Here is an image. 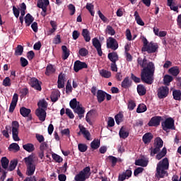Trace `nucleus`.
I'll return each mask as SVG.
<instances>
[{"instance_id":"nucleus-1","label":"nucleus","mask_w":181,"mask_h":181,"mask_svg":"<svg viewBox=\"0 0 181 181\" xmlns=\"http://www.w3.org/2000/svg\"><path fill=\"white\" fill-rule=\"evenodd\" d=\"M137 64L142 67L141 79L146 84H152L153 83V74H155V64L152 62H148L146 58L142 59L139 57L137 59Z\"/></svg>"},{"instance_id":"nucleus-2","label":"nucleus","mask_w":181,"mask_h":181,"mask_svg":"<svg viewBox=\"0 0 181 181\" xmlns=\"http://www.w3.org/2000/svg\"><path fill=\"white\" fill-rule=\"evenodd\" d=\"M168 169H169V160L165 158L157 164L156 177L163 179L165 176H168Z\"/></svg>"},{"instance_id":"nucleus-3","label":"nucleus","mask_w":181,"mask_h":181,"mask_svg":"<svg viewBox=\"0 0 181 181\" xmlns=\"http://www.w3.org/2000/svg\"><path fill=\"white\" fill-rule=\"evenodd\" d=\"M141 40L143 42V47L141 48L142 52H147V53H156L158 49H159V45L158 43L153 42H148V40L145 37H141Z\"/></svg>"},{"instance_id":"nucleus-4","label":"nucleus","mask_w":181,"mask_h":181,"mask_svg":"<svg viewBox=\"0 0 181 181\" xmlns=\"http://www.w3.org/2000/svg\"><path fill=\"white\" fill-rule=\"evenodd\" d=\"M24 162L27 166V176H33L36 170V165L33 164V155L30 154L28 157L24 158Z\"/></svg>"},{"instance_id":"nucleus-5","label":"nucleus","mask_w":181,"mask_h":181,"mask_svg":"<svg viewBox=\"0 0 181 181\" xmlns=\"http://www.w3.org/2000/svg\"><path fill=\"white\" fill-rule=\"evenodd\" d=\"M162 129L165 132H169L170 130L173 131L175 129V119L172 117H168L161 122Z\"/></svg>"},{"instance_id":"nucleus-6","label":"nucleus","mask_w":181,"mask_h":181,"mask_svg":"<svg viewBox=\"0 0 181 181\" xmlns=\"http://www.w3.org/2000/svg\"><path fill=\"white\" fill-rule=\"evenodd\" d=\"M90 170H91L90 167H86L81 171H80L78 174L75 175L74 180L86 181V179H88V177H90V175H91Z\"/></svg>"},{"instance_id":"nucleus-7","label":"nucleus","mask_w":181,"mask_h":181,"mask_svg":"<svg viewBox=\"0 0 181 181\" xmlns=\"http://www.w3.org/2000/svg\"><path fill=\"white\" fill-rule=\"evenodd\" d=\"M78 129L79 132L77 133L78 136L83 135V138L87 141H90V139H91V134L86 127H84V126L79 124Z\"/></svg>"},{"instance_id":"nucleus-8","label":"nucleus","mask_w":181,"mask_h":181,"mask_svg":"<svg viewBox=\"0 0 181 181\" xmlns=\"http://www.w3.org/2000/svg\"><path fill=\"white\" fill-rule=\"evenodd\" d=\"M106 45L107 49H111L112 50H117L118 49V42L115 38L112 37H109L106 40Z\"/></svg>"},{"instance_id":"nucleus-9","label":"nucleus","mask_w":181,"mask_h":181,"mask_svg":"<svg viewBox=\"0 0 181 181\" xmlns=\"http://www.w3.org/2000/svg\"><path fill=\"white\" fill-rule=\"evenodd\" d=\"M157 93L158 98H166V96L169 94V88L168 86H161L158 88Z\"/></svg>"},{"instance_id":"nucleus-10","label":"nucleus","mask_w":181,"mask_h":181,"mask_svg":"<svg viewBox=\"0 0 181 181\" xmlns=\"http://www.w3.org/2000/svg\"><path fill=\"white\" fill-rule=\"evenodd\" d=\"M93 46L96 49V52L100 57L103 56V49H101V42L98 38H93L92 40Z\"/></svg>"},{"instance_id":"nucleus-11","label":"nucleus","mask_w":181,"mask_h":181,"mask_svg":"<svg viewBox=\"0 0 181 181\" xmlns=\"http://www.w3.org/2000/svg\"><path fill=\"white\" fill-rule=\"evenodd\" d=\"M88 66L86 62H82L80 60H77L74 64V69L76 73H78L82 69H87Z\"/></svg>"},{"instance_id":"nucleus-12","label":"nucleus","mask_w":181,"mask_h":181,"mask_svg":"<svg viewBox=\"0 0 181 181\" xmlns=\"http://www.w3.org/2000/svg\"><path fill=\"white\" fill-rule=\"evenodd\" d=\"M30 86L35 88V90H37L38 91H42V86L40 83H39V80L36 78H31L29 81Z\"/></svg>"},{"instance_id":"nucleus-13","label":"nucleus","mask_w":181,"mask_h":181,"mask_svg":"<svg viewBox=\"0 0 181 181\" xmlns=\"http://www.w3.org/2000/svg\"><path fill=\"white\" fill-rule=\"evenodd\" d=\"M160 121H162V117L155 116L153 117L151 120L148 122V127H158L160 125Z\"/></svg>"},{"instance_id":"nucleus-14","label":"nucleus","mask_w":181,"mask_h":181,"mask_svg":"<svg viewBox=\"0 0 181 181\" xmlns=\"http://www.w3.org/2000/svg\"><path fill=\"white\" fill-rule=\"evenodd\" d=\"M35 114L37 117H38V119L40 121H42V122L46 120V110L43 109H37L35 111Z\"/></svg>"},{"instance_id":"nucleus-15","label":"nucleus","mask_w":181,"mask_h":181,"mask_svg":"<svg viewBox=\"0 0 181 181\" xmlns=\"http://www.w3.org/2000/svg\"><path fill=\"white\" fill-rule=\"evenodd\" d=\"M132 176V171L131 170H127L122 174H120L118 177L119 181H124L125 179H129Z\"/></svg>"},{"instance_id":"nucleus-16","label":"nucleus","mask_w":181,"mask_h":181,"mask_svg":"<svg viewBox=\"0 0 181 181\" xmlns=\"http://www.w3.org/2000/svg\"><path fill=\"white\" fill-rule=\"evenodd\" d=\"M152 139H153V135L150 132L146 133L142 137V141L146 145L151 144Z\"/></svg>"},{"instance_id":"nucleus-17","label":"nucleus","mask_w":181,"mask_h":181,"mask_svg":"<svg viewBox=\"0 0 181 181\" xmlns=\"http://www.w3.org/2000/svg\"><path fill=\"white\" fill-rule=\"evenodd\" d=\"M107 57L112 63H117V62H118V60H119L118 54L115 52H110L107 55Z\"/></svg>"},{"instance_id":"nucleus-18","label":"nucleus","mask_w":181,"mask_h":181,"mask_svg":"<svg viewBox=\"0 0 181 181\" xmlns=\"http://www.w3.org/2000/svg\"><path fill=\"white\" fill-rule=\"evenodd\" d=\"M105 95H107V93L103 91L102 90H99L97 92V100L98 103H103L104 100H105Z\"/></svg>"},{"instance_id":"nucleus-19","label":"nucleus","mask_w":181,"mask_h":181,"mask_svg":"<svg viewBox=\"0 0 181 181\" xmlns=\"http://www.w3.org/2000/svg\"><path fill=\"white\" fill-rule=\"evenodd\" d=\"M23 148L24 151H26V152L31 153V152H34L35 151V145L32 143H28L23 145Z\"/></svg>"},{"instance_id":"nucleus-20","label":"nucleus","mask_w":181,"mask_h":181,"mask_svg":"<svg viewBox=\"0 0 181 181\" xmlns=\"http://www.w3.org/2000/svg\"><path fill=\"white\" fill-rule=\"evenodd\" d=\"M62 49L63 52L62 59L63 60H67L69 56H70V49H69L66 45H62Z\"/></svg>"},{"instance_id":"nucleus-21","label":"nucleus","mask_w":181,"mask_h":181,"mask_svg":"<svg viewBox=\"0 0 181 181\" xmlns=\"http://www.w3.org/2000/svg\"><path fill=\"white\" fill-rule=\"evenodd\" d=\"M74 112L78 114L80 119H81V118L84 117L85 110L80 106V105H78L75 109H74Z\"/></svg>"},{"instance_id":"nucleus-22","label":"nucleus","mask_w":181,"mask_h":181,"mask_svg":"<svg viewBox=\"0 0 181 181\" xmlns=\"http://www.w3.org/2000/svg\"><path fill=\"white\" fill-rule=\"evenodd\" d=\"M135 165L136 166H142L143 168H146V166H148V160L144 158L136 160Z\"/></svg>"},{"instance_id":"nucleus-23","label":"nucleus","mask_w":181,"mask_h":181,"mask_svg":"<svg viewBox=\"0 0 181 181\" xmlns=\"http://www.w3.org/2000/svg\"><path fill=\"white\" fill-rule=\"evenodd\" d=\"M121 86L123 88H129L132 86V81L129 80V77H126L122 82Z\"/></svg>"},{"instance_id":"nucleus-24","label":"nucleus","mask_w":181,"mask_h":181,"mask_svg":"<svg viewBox=\"0 0 181 181\" xmlns=\"http://www.w3.org/2000/svg\"><path fill=\"white\" fill-rule=\"evenodd\" d=\"M34 21L35 18H33V16H32V15H30V13L26 14L25 17V23L26 26H30Z\"/></svg>"},{"instance_id":"nucleus-25","label":"nucleus","mask_w":181,"mask_h":181,"mask_svg":"<svg viewBox=\"0 0 181 181\" xmlns=\"http://www.w3.org/2000/svg\"><path fill=\"white\" fill-rule=\"evenodd\" d=\"M47 102L45 99H42L37 103L38 109L40 110H47Z\"/></svg>"},{"instance_id":"nucleus-26","label":"nucleus","mask_w":181,"mask_h":181,"mask_svg":"<svg viewBox=\"0 0 181 181\" xmlns=\"http://www.w3.org/2000/svg\"><path fill=\"white\" fill-rule=\"evenodd\" d=\"M134 18L137 25H139L140 26L145 25V23H144V21H142V18L139 16V13H138V11L134 12Z\"/></svg>"},{"instance_id":"nucleus-27","label":"nucleus","mask_w":181,"mask_h":181,"mask_svg":"<svg viewBox=\"0 0 181 181\" xmlns=\"http://www.w3.org/2000/svg\"><path fill=\"white\" fill-rule=\"evenodd\" d=\"M119 137L122 138V139H126V138H128V136H129V132L125 130L124 127H122L119 132Z\"/></svg>"},{"instance_id":"nucleus-28","label":"nucleus","mask_w":181,"mask_h":181,"mask_svg":"<svg viewBox=\"0 0 181 181\" xmlns=\"http://www.w3.org/2000/svg\"><path fill=\"white\" fill-rule=\"evenodd\" d=\"M82 36L83 37L85 42H90L91 37H90V31L88 29H83Z\"/></svg>"},{"instance_id":"nucleus-29","label":"nucleus","mask_w":181,"mask_h":181,"mask_svg":"<svg viewBox=\"0 0 181 181\" xmlns=\"http://www.w3.org/2000/svg\"><path fill=\"white\" fill-rule=\"evenodd\" d=\"M31 110L30 109H28L25 107H22L20 109V113L22 115V117H29V114H30Z\"/></svg>"},{"instance_id":"nucleus-30","label":"nucleus","mask_w":181,"mask_h":181,"mask_svg":"<svg viewBox=\"0 0 181 181\" xmlns=\"http://www.w3.org/2000/svg\"><path fill=\"white\" fill-rule=\"evenodd\" d=\"M56 71V69L52 64H49L46 67L45 74L46 76H50V74H53Z\"/></svg>"},{"instance_id":"nucleus-31","label":"nucleus","mask_w":181,"mask_h":181,"mask_svg":"<svg viewBox=\"0 0 181 181\" xmlns=\"http://www.w3.org/2000/svg\"><path fill=\"white\" fill-rule=\"evenodd\" d=\"M168 71L170 74H171L172 76H174V77H176L179 74V73H180V71L179 70V67L177 66L171 67Z\"/></svg>"},{"instance_id":"nucleus-32","label":"nucleus","mask_w":181,"mask_h":181,"mask_svg":"<svg viewBox=\"0 0 181 181\" xmlns=\"http://www.w3.org/2000/svg\"><path fill=\"white\" fill-rule=\"evenodd\" d=\"M137 92L139 95H145L146 94V88L143 85H138Z\"/></svg>"},{"instance_id":"nucleus-33","label":"nucleus","mask_w":181,"mask_h":181,"mask_svg":"<svg viewBox=\"0 0 181 181\" xmlns=\"http://www.w3.org/2000/svg\"><path fill=\"white\" fill-rule=\"evenodd\" d=\"M99 73L102 77H104V78H110V77H111V71L107 70L101 69Z\"/></svg>"},{"instance_id":"nucleus-34","label":"nucleus","mask_w":181,"mask_h":181,"mask_svg":"<svg viewBox=\"0 0 181 181\" xmlns=\"http://www.w3.org/2000/svg\"><path fill=\"white\" fill-rule=\"evenodd\" d=\"M1 163L3 169H8V166H9V160L6 157H3L1 159Z\"/></svg>"},{"instance_id":"nucleus-35","label":"nucleus","mask_w":181,"mask_h":181,"mask_svg":"<svg viewBox=\"0 0 181 181\" xmlns=\"http://www.w3.org/2000/svg\"><path fill=\"white\" fill-rule=\"evenodd\" d=\"M154 146L160 149V148H162V146H163V140H162V139H160V137H157L154 140Z\"/></svg>"},{"instance_id":"nucleus-36","label":"nucleus","mask_w":181,"mask_h":181,"mask_svg":"<svg viewBox=\"0 0 181 181\" xmlns=\"http://www.w3.org/2000/svg\"><path fill=\"white\" fill-rule=\"evenodd\" d=\"M69 105L72 110H76L80 105V102L77 101L76 98H74L69 102Z\"/></svg>"},{"instance_id":"nucleus-37","label":"nucleus","mask_w":181,"mask_h":181,"mask_svg":"<svg viewBox=\"0 0 181 181\" xmlns=\"http://www.w3.org/2000/svg\"><path fill=\"white\" fill-rule=\"evenodd\" d=\"M172 81H173V77H172V76L165 75L164 76L163 83H164L165 86H169L170 84V83H172Z\"/></svg>"},{"instance_id":"nucleus-38","label":"nucleus","mask_w":181,"mask_h":181,"mask_svg":"<svg viewBox=\"0 0 181 181\" xmlns=\"http://www.w3.org/2000/svg\"><path fill=\"white\" fill-rule=\"evenodd\" d=\"M166 153H168V151L166 150V148L164 147L162 151L156 155V159L160 160L162 158L166 156Z\"/></svg>"},{"instance_id":"nucleus-39","label":"nucleus","mask_w":181,"mask_h":181,"mask_svg":"<svg viewBox=\"0 0 181 181\" xmlns=\"http://www.w3.org/2000/svg\"><path fill=\"white\" fill-rule=\"evenodd\" d=\"M100 139H94L91 142V149H98V148H100Z\"/></svg>"},{"instance_id":"nucleus-40","label":"nucleus","mask_w":181,"mask_h":181,"mask_svg":"<svg viewBox=\"0 0 181 181\" xmlns=\"http://www.w3.org/2000/svg\"><path fill=\"white\" fill-rule=\"evenodd\" d=\"M23 53V47L21 45H18L15 50V56H22Z\"/></svg>"},{"instance_id":"nucleus-41","label":"nucleus","mask_w":181,"mask_h":181,"mask_svg":"<svg viewBox=\"0 0 181 181\" xmlns=\"http://www.w3.org/2000/svg\"><path fill=\"white\" fill-rule=\"evenodd\" d=\"M173 98L177 101H180L181 100V92L179 90H173Z\"/></svg>"},{"instance_id":"nucleus-42","label":"nucleus","mask_w":181,"mask_h":181,"mask_svg":"<svg viewBox=\"0 0 181 181\" xmlns=\"http://www.w3.org/2000/svg\"><path fill=\"white\" fill-rule=\"evenodd\" d=\"M18 165V161L17 160H11L10 162L8 170H9V172H12V170H15L16 166Z\"/></svg>"},{"instance_id":"nucleus-43","label":"nucleus","mask_w":181,"mask_h":181,"mask_svg":"<svg viewBox=\"0 0 181 181\" xmlns=\"http://www.w3.org/2000/svg\"><path fill=\"white\" fill-rule=\"evenodd\" d=\"M146 110H147V107H146V105H145V104H140L137 107L136 112H138V114H141L142 112H145Z\"/></svg>"},{"instance_id":"nucleus-44","label":"nucleus","mask_w":181,"mask_h":181,"mask_svg":"<svg viewBox=\"0 0 181 181\" xmlns=\"http://www.w3.org/2000/svg\"><path fill=\"white\" fill-rule=\"evenodd\" d=\"M52 159H54V160L57 162V163H62V162H63V158H62V156L57 155V153H52Z\"/></svg>"},{"instance_id":"nucleus-45","label":"nucleus","mask_w":181,"mask_h":181,"mask_svg":"<svg viewBox=\"0 0 181 181\" xmlns=\"http://www.w3.org/2000/svg\"><path fill=\"white\" fill-rule=\"evenodd\" d=\"M12 135H13V139L15 141H20L21 139H19V132L16 129H13L12 130Z\"/></svg>"},{"instance_id":"nucleus-46","label":"nucleus","mask_w":181,"mask_h":181,"mask_svg":"<svg viewBox=\"0 0 181 181\" xmlns=\"http://www.w3.org/2000/svg\"><path fill=\"white\" fill-rule=\"evenodd\" d=\"M21 149V147H19V145L16 143H12L9 145L8 150L9 151H19Z\"/></svg>"},{"instance_id":"nucleus-47","label":"nucleus","mask_w":181,"mask_h":181,"mask_svg":"<svg viewBox=\"0 0 181 181\" xmlns=\"http://www.w3.org/2000/svg\"><path fill=\"white\" fill-rule=\"evenodd\" d=\"M122 118H124V115L121 113H119L117 115H115V119L116 124H117V125H119V124H121V122H122Z\"/></svg>"},{"instance_id":"nucleus-48","label":"nucleus","mask_w":181,"mask_h":181,"mask_svg":"<svg viewBox=\"0 0 181 181\" xmlns=\"http://www.w3.org/2000/svg\"><path fill=\"white\" fill-rule=\"evenodd\" d=\"M106 33L110 36H114V35H115V30H114L111 25H107Z\"/></svg>"},{"instance_id":"nucleus-49","label":"nucleus","mask_w":181,"mask_h":181,"mask_svg":"<svg viewBox=\"0 0 181 181\" xmlns=\"http://www.w3.org/2000/svg\"><path fill=\"white\" fill-rule=\"evenodd\" d=\"M47 148H49V145L47 144V142L42 141V143H40V151L45 152V151H46Z\"/></svg>"},{"instance_id":"nucleus-50","label":"nucleus","mask_w":181,"mask_h":181,"mask_svg":"<svg viewBox=\"0 0 181 181\" xmlns=\"http://www.w3.org/2000/svg\"><path fill=\"white\" fill-rule=\"evenodd\" d=\"M59 97H60L59 93L53 92L51 95V101H52V103H56V101L59 100Z\"/></svg>"},{"instance_id":"nucleus-51","label":"nucleus","mask_w":181,"mask_h":181,"mask_svg":"<svg viewBox=\"0 0 181 181\" xmlns=\"http://www.w3.org/2000/svg\"><path fill=\"white\" fill-rule=\"evenodd\" d=\"M78 148L80 152H86L88 147L87 146V144H79L78 145Z\"/></svg>"},{"instance_id":"nucleus-52","label":"nucleus","mask_w":181,"mask_h":181,"mask_svg":"<svg viewBox=\"0 0 181 181\" xmlns=\"http://www.w3.org/2000/svg\"><path fill=\"white\" fill-rule=\"evenodd\" d=\"M78 54L81 57H86V56L88 54V50L86 48H81L78 51Z\"/></svg>"},{"instance_id":"nucleus-53","label":"nucleus","mask_w":181,"mask_h":181,"mask_svg":"<svg viewBox=\"0 0 181 181\" xmlns=\"http://www.w3.org/2000/svg\"><path fill=\"white\" fill-rule=\"evenodd\" d=\"M3 86H4V87H11V78L6 77L3 80Z\"/></svg>"},{"instance_id":"nucleus-54","label":"nucleus","mask_w":181,"mask_h":181,"mask_svg":"<svg viewBox=\"0 0 181 181\" xmlns=\"http://www.w3.org/2000/svg\"><path fill=\"white\" fill-rule=\"evenodd\" d=\"M11 127L9 126H6L5 129L2 131V134L5 138H9V132Z\"/></svg>"},{"instance_id":"nucleus-55","label":"nucleus","mask_w":181,"mask_h":181,"mask_svg":"<svg viewBox=\"0 0 181 181\" xmlns=\"http://www.w3.org/2000/svg\"><path fill=\"white\" fill-rule=\"evenodd\" d=\"M73 91V87H71V83L70 81H68L66 86V93L69 94V93H71Z\"/></svg>"},{"instance_id":"nucleus-56","label":"nucleus","mask_w":181,"mask_h":181,"mask_svg":"<svg viewBox=\"0 0 181 181\" xmlns=\"http://www.w3.org/2000/svg\"><path fill=\"white\" fill-rule=\"evenodd\" d=\"M35 138L40 144H42V142H45V136H43V135L42 134H36Z\"/></svg>"},{"instance_id":"nucleus-57","label":"nucleus","mask_w":181,"mask_h":181,"mask_svg":"<svg viewBox=\"0 0 181 181\" xmlns=\"http://www.w3.org/2000/svg\"><path fill=\"white\" fill-rule=\"evenodd\" d=\"M126 39L131 42L132 40V34L131 33V30L130 29H127L126 30Z\"/></svg>"},{"instance_id":"nucleus-58","label":"nucleus","mask_w":181,"mask_h":181,"mask_svg":"<svg viewBox=\"0 0 181 181\" xmlns=\"http://www.w3.org/2000/svg\"><path fill=\"white\" fill-rule=\"evenodd\" d=\"M135 107H136V105L135 104V102H134V100L129 101L128 109L130 111H132L134 110V108H135Z\"/></svg>"},{"instance_id":"nucleus-59","label":"nucleus","mask_w":181,"mask_h":181,"mask_svg":"<svg viewBox=\"0 0 181 181\" xmlns=\"http://www.w3.org/2000/svg\"><path fill=\"white\" fill-rule=\"evenodd\" d=\"M20 62H21L22 67H26V66H28V64H29V62H28V59H26L24 57H21L20 59Z\"/></svg>"},{"instance_id":"nucleus-60","label":"nucleus","mask_w":181,"mask_h":181,"mask_svg":"<svg viewBox=\"0 0 181 181\" xmlns=\"http://www.w3.org/2000/svg\"><path fill=\"white\" fill-rule=\"evenodd\" d=\"M114 125H115V121L114 120V118L111 117H108L107 126L110 127H114Z\"/></svg>"},{"instance_id":"nucleus-61","label":"nucleus","mask_w":181,"mask_h":181,"mask_svg":"<svg viewBox=\"0 0 181 181\" xmlns=\"http://www.w3.org/2000/svg\"><path fill=\"white\" fill-rule=\"evenodd\" d=\"M65 113L71 119H73V118H74V114H73V112L71 111V110L66 108Z\"/></svg>"},{"instance_id":"nucleus-62","label":"nucleus","mask_w":181,"mask_h":181,"mask_svg":"<svg viewBox=\"0 0 181 181\" xmlns=\"http://www.w3.org/2000/svg\"><path fill=\"white\" fill-rule=\"evenodd\" d=\"M109 160L112 162V166H115V165H117V162H118V159L112 156H109Z\"/></svg>"},{"instance_id":"nucleus-63","label":"nucleus","mask_w":181,"mask_h":181,"mask_svg":"<svg viewBox=\"0 0 181 181\" xmlns=\"http://www.w3.org/2000/svg\"><path fill=\"white\" fill-rule=\"evenodd\" d=\"M144 172V168L139 167L134 170V176H138L139 173H142Z\"/></svg>"},{"instance_id":"nucleus-64","label":"nucleus","mask_w":181,"mask_h":181,"mask_svg":"<svg viewBox=\"0 0 181 181\" xmlns=\"http://www.w3.org/2000/svg\"><path fill=\"white\" fill-rule=\"evenodd\" d=\"M62 135H65L66 136H70V129H64L61 131Z\"/></svg>"}]
</instances>
